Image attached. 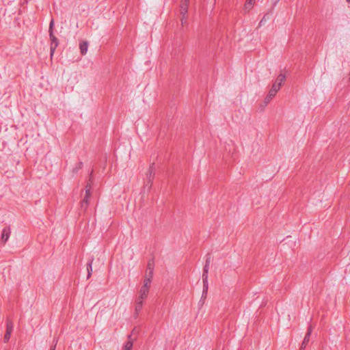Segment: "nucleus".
Segmentation results:
<instances>
[{
	"label": "nucleus",
	"mask_w": 350,
	"mask_h": 350,
	"mask_svg": "<svg viewBox=\"0 0 350 350\" xmlns=\"http://www.w3.org/2000/svg\"><path fill=\"white\" fill-rule=\"evenodd\" d=\"M54 20L52 18L49 23V36L50 40V55L51 57H53L55 49L58 46L59 42L58 38L54 34Z\"/></svg>",
	"instance_id": "nucleus-1"
},
{
	"label": "nucleus",
	"mask_w": 350,
	"mask_h": 350,
	"mask_svg": "<svg viewBox=\"0 0 350 350\" xmlns=\"http://www.w3.org/2000/svg\"><path fill=\"white\" fill-rule=\"evenodd\" d=\"M150 284L148 280H144V284L139 291V296L141 299H146L149 292Z\"/></svg>",
	"instance_id": "nucleus-2"
},
{
	"label": "nucleus",
	"mask_w": 350,
	"mask_h": 350,
	"mask_svg": "<svg viewBox=\"0 0 350 350\" xmlns=\"http://www.w3.org/2000/svg\"><path fill=\"white\" fill-rule=\"evenodd\" d=\"M154 163H152V165L150 166L148 171L146 174V185L148 186L149 188L152 186V183L154 179Z\"/></svg>",
	"instance_id": "nucleus-3"
},
{
	"label": "nucleus",
	"mask_w": 350,
	"mask_h": 350,
	"mask_svg": "<svg viewBox=\"0 0 350 350\" xmlns=\"http://www.w3.org/2000/svg\"><path fill=\"white\" fill-rule=\"evenodd\" d=\"M312 331V327L310 325L308 328L307 332L304 336V340L301 342V347L299 350H304L310 341V335Z\"/></svg>",
	"instance_id": "nucleus-4"
},
{
	"label": "nucleus",
	"mask_w": 350,
	"mask_h": 350,
	"mask_svg": "<svg viewBox=\"0 0 350 350\" xmlns=\"http://www.w3.org/2000/svg\"><path fill=\"white\" fill-rule=\"evenodd\" d=\"M13 330V323L11 321L7 322L6 332L3 337L4 342H8L10 338L11 334Z\"/></svg>",
	"instance_id": "nucleus-5"
},
{
	"label": "nucleus",
	"mask_w": 350,
	"mask_h": 350,
	"mask_svg": "<svg viewBox=\"0 0 350 350\" xmlns=\"http://www.w3.org/2000/svg\"><path fill=\"white\" fill-rule=\"evenodd\" d=\"M11 233V230L10 226L5 227L3 229L1 235V241L5 244L10 238V235Z\"/></svg>",
	"instance_id": "nucleus-6"
},
{
	"label": "nucleus",
	"mask_w": 350,
	"mask_h": 350,
	"mask_svg": "<svg viewBox=\"0 0 350 350\" xmlns=\"http://www.w3.org/2000/svg\"><path fill=\"white\" fill-rule=\"evenodd\" d=\"M189 0H182L180 8V14L183 16L187 14V10L189 8Z\"/></svg>",
	"instance_id": "nucleus-7"
},
{
	"label": "nucleus",
	"mask_w": 350,
	"mask_h": 350,
	"mask_svg": "<svg viewBox=\"0 0 350 350\" xmlns=\"http://www.w3.org/2000/svg\"><path fill=\"white\" fill-rule=\"evenodd\" d=\"M144 299L139 298V296H138L137 299H136L135 303V317L138 316L139 312L142 310L143 307V300Z\"/></svg>",
	"instance_id": "nucleus-8"
},
{
	"label": "nucleus",
	"mask_w": 350,
	"mask_h": 350,
	"mask_svg": "<svg viewBox=\"0 0 350 350\" xmlns=\"http://www.w3.org/2000/svg\"><path fill=\"white\" fill-rule=\"evenodd\" d=\"M90 196H91V185H90V183H88V184L85 186V197H84L83 200H82V202L84 204L88 203L89 204V199H90Z\"/></svg>",
	"instance_id": "nucleus-9"
},
{
	"label": "nucleus",
	"mask_w": 350,
	"mask_h": 350,
	"mask_svg": "<svg viewBox=\"0 0 350 350\" xmlns=\"http://www.w3.org/2000/svg\"><path fill=\"white\" fill-rule=\"evenodd\" d=\"M211 258H212L211 254L210 253L207 254L206 256L205 265L203 268V273H208L209 265H210V263L211 261Z\"/></svg>",
	"instance_id": "nucleus-10"
},
{
	"label": "nucleus",
	"mask_w": 350,
	"mask_h": 350,
	"mask_svg": "<svg viewBox=\"0 0 350 350\" xmlns=\"http://www.w3.org/2000/svg\"><path fill=\"white\" fill-rule=\"evenodd\" d=\"M88 42L87 41H82L79 44V49L81 55H85L88 51Z\"/></svg>",
	"instance_id": "nucleus-11"
},
{
	"label": "nucleus",
	"mask_w": 350,
	"mask_h": 350,
	"mask_svg": "<svg viewBox=\"0 0 350 350\" xmlns=\"http://www.w3.org/2000/svg\"><path fill=\"white\" fill-rule=\"evenodd\" d=\"M129 340L123 346L122 350H132L133 342L131 339V335L128 336Z\"/></svg>",
	"instance_id": "nucleus-12"
},
{
	"label": "nucleus",
	"mask_w": 350,
	"mask_h": 350,
	"mask_svg": "<svg viewBox=\"0 0 350 350\" xmlns=\"http://www.w3.org/2000/svg\"><path fill=\"white\" fill-rule=\"evenodd\" d=\"M280 87L278 86L276 83H273L271 88L270 89L269 92V97L273 96L274 97L277 92L280 90Z\"/></svg>",
	"instance_id": "nucleus-13"
},
{
	"label": "nucleus",
	"mask_w": 350,
	"mask_h": 350,
	"mask_svg": "<svg viewBox=\"0 0 350 350\" xmlns=\"http://www.w3.org/2000/svg\"><path fill=\"white\" fill-rule=\"evenodd\" d=\"M93 260H94V258H91L89 260L88 262L87 263V272H88L87 278L88 279L91 277V275L92 273V265Z\"/></svg>",
	"instance_id": "nucleus-14"
},
{
	"label": "nucleus",
	"mask_w": 350,
	"mask_h": 350,
	"mask_svg": "<svg viewBox=\"0 0 350 350\" xmlns=\"http://www.w3.org/2000/svg\"><path fill=\"white\" fill-rule=\"evenodd\" d=\"M285 79H286L285 75L280 74L278 76L277 79L274 83H276L278 86L281 88L282 83L284 81Z\"/></svg>",
	"instance_id": "nucleus-15"
},
{
	"label": "nucleus",
	"mask_w": 350,
	"mask_h": 350,
	"mask_svg": "<svg viewBox=\"0 0 350 350\" xmlns=\"http://www.w3.org/2000/svg\"><path fill=\"white\" fill-rule=\"evenodd\" d=\"M203 291H208V273H202Z\"/></svg>",
	"instance_id": "nucleus-16"
},
{
	"label": "nucleus",
	"mask_w": 350,
	"mask_h": 350,
	"mask_svg": "<svg viewBox=\"0 0 350 350\" xmlns=\"http://www.w3.org/2000/svg\"><path fill=\"white\" fill-rule=\"evenodd\" d=\"M154 267V262L153 258L150 259L147 264V270L146 271H153Z\"/></svg>",
	"instance_id": "nucleus-17"
},
{
	"label": "nucleus",
	"mask_w": 350,
	"mask_h": 350,
	"mask_svg": "<svg viewBox=\"0 0 350 350\" xmlns=\"http://www.w3.org/2000/svg\"><path fill=\"white\" fill-rule=\"evenodd\" d=\"M83 163L82 161H79L77 165L72 169V173L77 174L78 171L83 167Z\"/></svg>",
	"instance_id": "nucleus-18"
},
{
	"label": "nucleus",
	"mask_w": 350,
	"mask_h": 350,
	"mask_svg": "<svg viewBox=\"0 0 350 350\" xmlns=\"http://www.w3.org/2000/svg\"><path fill=\"white\" fill-rule=\"evenodd\" d=\"M153 277V271H146L144 280H148L150 283L152 282V278Z\"/></svg>",
	"instance_id": "nucleus-19"
},
{
	"label": "nucleus",
	"mask_w": 350,
	"mask_h": 350,
	"mask_svg": "<svg viewBox=\"0 0 350 350\" xmlns=\"http://www.w3.org/2000/svg\"><path fill=\"white\" fill-rule=\"evenodd\" d=\"M255 0H247L246 3L245 4V8L247 10H250L254 3Z\"/></svg>",
	"instance_id": "nucleus-20"
},
{
	"label": "nucleus",
	"mask_w": 350,
	"mask_h": 350,
	"mask_svg": "<svg viewBox=\"0 0 350 350\" xmlns=\"http://www.w3.org/2000/svg\"><path fill=\"white\" fill-rule=\"evenodd\" d=\"M273 96H270L269 97V94H268L267 95V96L265 98V100L263 101V106L262 107H265L269 102L270 100L273 98Z\"/></svg>",
	"instance_id": "nucleus-21"
},
{
	"label": "nucleus",
	"mask_w": 350,
	"mask_h": 350,
	"mask_svg": "<svg viewBox=\"0 0 350 350\" xmlns=\"http://www.w3.org/2000/svg\"><path fill=\"white\" fill-rule=\"evenodd\" d=\"M88 204L86 203V204H84L82 201L80 203V207H81V211H83V212H85L88 206Z\"/></svg>",
	"instance_id": "nucleus-22"
},
{
	"label": "nucleus",
	"mask_w": 350,
	"mask_h": 350,
	"mask_svg": "<svg viewBox=\"0 0 350 350\" xmlns=\"http://www.w3.org/2000/svg\"><path fill=\"white\" fill-rule=\"evenodd\" d=\"M268 19H269L268 14L264 15V16L262 17V18L261 19V21L259 23V25L260 26L262 25Z\"/></svg>",
	"instance_id": "nucleus-23"
},
{
	"label": "nucleus",
	"mask_w": 350,
	"mask_h": 350,
	"mask_svg": "<svg viewBox=\"0 0 350 350\" xmlns=\"http://www.w3.org/2000/svg\"><path fill=\"white\" fill-rule=\"evenodd\" d=\"M182 17H181V24L183 26H184L185 24L187 23V15L186 14L185 16H183V15H181Z\"/></svg>",
	"instance_id": "nucleus-24"
},
{
	"label": "nucleus",
	"mask_w": 350,
	"mask_h": 350,
	"mask_svg": "<svg viewBox=\"0 0 350 350\" xmlns=\"http://www.w3.org/2000/svg\"><path fill=\"white\" fill-rule=\"evenodd\" d=\"M206 296H207V291H202V294L201 299H206Z\"/></svg>",
	"instance_id": "nucleus-25"
},
{
	"label": "nucleus",
	"mask_w": 350,
	"mask_h": 350,
	"mask_svg": "<svg viewBox=\"0 0 350 350\" xmlns=\"http://www.w3.org/2000/svg\"><path fill=\"white\" fill-rule=\"evenodd\" d=\"M92 173L93 172L92 171L91 173H90V178H89V182H92Z\"/></svg>",
	"instance_id": "nucleus-26"
},
{
	"label": "nucleus",
	"mask_w": 350,
	"mask_h": 350,
	"mask_svg": "<svg viewBox=\"0 0 350 350\" xmlns=\"http://www.w3.org/2000/svg\"><path fill=\"white\" fill-rule=\"evenodd\" d=\"M273 3V5H275L276 3L280 1V0H271Z\"/></svg>",
	"instance_id": "nucleus-27"
},
{
	"label": "nucleus",
	"mask_w": 350,
	"mask_h": 350,
	"mask_svg": "<svg viewBox=\"0 0 350 350\" xmlns=\"http://www.w3.org/2000/svg\"><path fill=\"white\" fill-rule=\"evenodd\" d=\"M56 345L51 346L50 350H55Z\"/></svg>",
	"instance_id": "nucleus-28"
},
{
	"label": "nucleus",
	"mask_w": 350,
	"mask_h": 350,
	"mask_svg": "<svg viewBox=\"0 0 350 350\" xmlns=\"http://www.w3.org/2000/svg\"><path fill=\"white\" fill-rule=\"evenodd\" d=\"M347 1L348 3H350V0H347Z\"/></svg>",
	"instance_id": "nucleus-29"
}]
</instances>
